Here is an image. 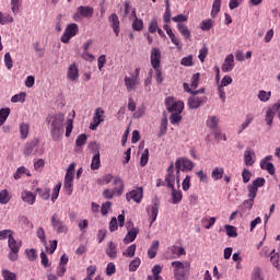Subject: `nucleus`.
Wrapping results in <instances>:
<instances>
[{
    "mask_svg": "<svg viewBox=\"0 0 280 280\" xmlns=\"http://www.w3.org/2000/svg\"><path fill=\"white\" fill-rule=\"evenodd\" d=\"M47 122L50 126V137L52 141H60L65 135V114L58 113L47 116Z\"/></svg>",
    "mask_w": 280,
    "mask_h": 280,
    "instance_id": "nucleus-1",
    "label": "nucleus"
},
{
    "mask_svg": "<svg viewBox=\"0 0 280 280\" xmlns=\"http://www.w3.org/2000/svg\"><path fill=\"white\" fill-rule=\"evenodd\" d=\"M176 280H188L191 270V264L187 261L175 260L171 264Z\"/></svg>",
    "mask_w": 280,
    "mask_h": 280,
    "instance_id": "nucleus-2",
    "label": "nucleus"
},
{
    "mask_svg": "<svg viewBox=\"0 0 280 280\" xmlns=\"http://www.w3.org/2000/svg\"><path fill=\"white\" fill-rule=\"evenodd\" d=\"M124 189V179L116 177L114 179V189L110 190L106 188L105 190H103V198H105V200H113L114 196H117L119 198V196H122Z\"/></svg>",
    "mask_w": 280,
    "mask_h": 280,
    "instance_id": "nucleus-3",
    "label": "nucleus"
},
{
    "mask_svg": "<svg viewBox=\"0 0 280 280\" xmlns=\"http://www.w3.org/2000/svg\"><path fill=\"white\" fill-rule=\"evenodd\" d=\"M176 183L180 185V172H191L194 170V162L187 158H178L175 161Z\"/></svg>",
    "mask_w": 280,
    "mask_h": 280,
    "instance_id": "nucleus-4",
    "label": "nucleus"
},
{
    "mask_svg": "<svg viewBox=\"0 0 280 280\" xmlns=\"http://www.w3.org/2000/svg\"><path fill=\"white\" fill-rule=\"evenodd\" d=\"M139 73H141V68H136L135 72L130 74V77L126 75L124 79L126 90L128 93L132 91H137V86L141 84V79L139 78Z\"/></svg>",
    "mask_w": 280,
    "mask_h": 280,
    "instance_id": "nucleus-5",
    "label": "nucleus"
},
{
    "mask_svg": "<svg viewBox=\"0 0 280 280\" xmlns=\"http://www.w3.org/2000/svg\"><path fill=\"white\" fill-rule=\"evenodd\" d=\"M78 34H80V27L78 26V24H68L63 34L61 35L60 40L61 43H63V45H69L71 38H74V36H78Z\"/></svg>",
    "mask_w": 280,
    "mask_h": 280,
    "instance_id": "nucleus-6",
    "label": "nucleus"
},
{
    "mask_svg": "<svg viewBox=\"0 0 280 280\" xmlns=\"http://www.w3.org/2000/svg\"><path fill=\"white\" fill-rule=\"evenodd\" d=\"M95 10L90 5H80L73 14V21L80 22L82 19H92Z\"/></svg>",
    "mask_w": 280,
    "mask_h": 280,
    "instance_id": "nucleus-7",
    "label": "nucleus"
},
{
    "mask_svg": "<svg viewBox=\"0 0 280 280\" xmlns=\"http://www.w3.org/2000/svg\"><path fill=\"white\" fill-rule=\"evenodd\" d=\"M165 106L168 113H183V109L185 108V103L182 101H176L173 96H167L165 98Z\"/></svg>",
    "mask_w": 280,
    "mask_h": 280,
    "instance_id": "nucleus-8",
    "label": "nucleus"
},
{
    "mask_svg": "<svg viewBox=\"0 0 280 280\" xmlns=\"http://www.w3.org/2000/svg\"><path fill=\"white\" fill-rule=\"evenodd\" d=\"M50 224L54 231H56V233L58 234L60 233L67 234L69 232V228H67V225L65 224V221L60 220V215H58V213H54L51 215Z\"/></svg>",
    "mask_w": 280,
    "mask_h": 280,
    "instance_id": "nucleus-9",
    "label": "nucleus"
},
{
    "mask_svg": "<svg viewBox=\"0 0 280 280\" xmlns=\"http://www.w3.org/2000/svg\"><path fill=\"white\" fill-rule=\"evenodd\" d=\"M90 148H92V150H95V154L93 155L91 162V170L95 172V170H100V167H102V160L100 159V145L97 144V142H92L90 144Z\"/></svg>",
    "mask_w": 280,
    "mask_h": 280,
    "instance_id": "nucleus-10",
    "label": "nucleus"
},
{
    "mask_svg": "<svg viewBox=\"0 0 280 280\" xmlns=\"http://www.w3.org/2000/svg\"><path fill=\"white\" fill-rule=\"evenodd\" d=\"M126 200L127 202H130V200H133V202H137V205H141V201L143 200V187H138L127 192Z\"/></svg>",
    "mask_w": 280,
    "mask_h": 280,
    "instance_id": "nucleus-11",
    "label": "nucleus"
},
{
    "mask_svg": "<svg viewBox=\"0 0 280 280\" xmlns=\"http://www.w3.org/2000/svg\"><path fill=\"white\" fill-rule=\"evenodd\" d=\"M160 207H161V203L158 201V199L153 200L151 206L147 207V212H148L151 224H154V222H156V218H159Z\"/></svg>",
    "mask_w": 280,
    "mask_h": 280,
    "instance_id": "nucleus-12",
    "label": "nucleus"
},
{
    "mask_svg": "<svg viewBox=\"0 0 280 280\" xmlns=\"http://www.w3.org/2000/svg\"><path fill=\"white\" fill-rule=\"evenodd\" d=\"M279 108H280V101L275 103L271 107H269L266 110L265 121H267V126H272V121L275 120V115L277 114Z\"/></svg>",
    "mask_w": 280,
    "mask_h": 280,
    "instance_id": "nucleus-13",
    "label": "nucleus"
},
{
    "mask_svg": "<svg viewBox=\"0 0 280 280\" xmlns=\"http://www.w3.org/2000/svg\"><path fill=\"white\" fill-rule=\"evenodd\" d=\"M266 185V178L264 177H257L247 186L248 194H253L254 196H257V191H259V187H264Z\"/></svg>",
    "mask_w": 280,
    "mask_h": 280,
    "instance_id": "nucleus-14",
    "label": "nucleus"
},
{
    "mask_svg": "<svg viewBox=\"0 0 280 280\" xmlns=\"http://www.w3.org/2000/svg\"><path fill=\"white\" fill-rule=\"evenodd\" d=\"M104 121V109L102 108H96L94 116H93V121L90 124V130H97V126Z\"/></svg>",
    "mask_w": 280,
    "mask_h": 280,
    "instance_id": "nucleus-15",
    "label": "nucleus"
},
{
    "mask_svg": "<svg viewBox=\"0 0 280 280\" xmlns=\"http://www.w3.org/2000/svg\"><path fill=\"white\" fill-rule=\"evenodd\" d=\"M165 183L167 184L168 189H174V185L176 183V175L174 174V162H172L166 170Z\"/></svg>",
    "mask_w": 280,
    "mask_h": 280,
    "instance_id": "nucleus-16",
    "label": "nucleus"
},
{
    "mask_svg": "<svg viewBox=\"0 0 280 280\" xmlns=\"http://www.w3.org/2000/svg\"><path fill=\"white\" fill-rule=\"evenodd\" d=\"M207 102V96H196L192 95L188 98V108L197 109L200 108V106H202V104H205Z\"/></svg>",
    "mask_w": 280,
    "mask_h": 280,
    "instance_id": "nucleus-17",
    "label": "nucleus"
},
{
    "mask_svg": "<svg viewBox=\"0 0 280 280\" xmlns=\"http://www.w3.org/2000/svg\"><path fill=\"white\" fill-rule=\"evenodd\" d=\"M151 66L153 69H160L161 68V50L159 48H152L151 49Z\"/></svg>",
    "mask_w": 280,
    "mask_h": 280,
    "instance_id": "nucleus-18",
    "label": "nucleus"
},
{
    "mask_svg": "<svg viewBox=\"0 0 280 280\" xmlns=\"http://www.w3.org/2000/svg\"><path fill=\"white\" fill-rule=\"evenodd\" d=\"M221 69L223 73H229L235 69V58L233 57V54H230L225 57Z\"/></svg>",
    "mask_w": 280,
    "mask_h": 280,
    "instance_id": "nucleus-19",
    "label": "nucleus"
},
{
    "mask_svg": "<svg viewBox=\"0 0 280 280\" xmlns=\"http://www.w3.org/2000/svg\"><path fill=\"white\" fill-rule=\"evenodd\" d=\"M105 253L107 255V257H109V259H117V244H115V242L110 241L107 243V246L105 248Z\"/></svg>",
    "mask_w": 280,
    "mask_h": 280,
    "instance_id": "nucleus-20",
    "label": "nucleus"
},
{
    "mask_svg": "<svg viewBox=\"0 0 280 280\" xmlns=\"http://www.w3.org/2000/svg\"><path fill=\"white\" fill-rule=\"evenodd\" d=\"M108 22L110 23V27L114 30L115 35L119 36V16H117V13L109 15Z\"/></svg>",
    "mask_w": 280,
    "mask_h": 280,
    "instance_id": "nucleus-21",
    "label": "nucleus"
},
{
    "mask_svg": "<svg viewBox=\"0 0 280 280\" xmlns=\"http://www.w3.org/2000/svg\"><path fill=\"white\" fill-rule=\"evenodd\" d=\"M172 205H180L183 201V191L176 190V187L171 188Z\"/></svg>",
    "mask_w": 280,
    "mask_h": 280,
    "instance_id": "nucleus-22",
    "label": "nucleus"
},
{
    "mask_svg": "<svg viewBox=\"0 0 280 280\" xmlns=\"http://www.w3.org/2000/svg\"><path fill=\"white\" fill-rule=\"evenodd\" d=\"M137 235H139V230L137 228H132L128 230L125 238L122 240L124 244H130L137 240Z\"/></svg>",
    "mask_w": 280,
    "mask_h": 280,
    "instance_id": "nucleus-23",
    "label": "nucleus"
},
{
    "mask_svg": "<svg viewBox=\"0 0 280 280\" xmlns=\"http://www.w3.org/2000/svg\"><path fill=\"white\" fill-rule=\"evenodd\" d=\"M168 253H171L173 259H176L182 255H187V252H185L183 247L176 245L168 247Z\"/></svg>",
    "mask_w": 280,
    "mask_h": 280,
    "instance_id": "nucleus-24",
    "label": "nucleus"
},
{
    "mask_svg": "<svg viewBox=\"0 0 280 280\" xmlns=\"http://www.w3.org/2000/svg\"><path fill=\"white\" fill-rule=\"evenodd\" d=\"M21 198L23 202H26L27 205H34V202H36V195L30 190H24Z\"/></svg>",
    "mask_w": 280,
    "mask_h": 280,
    "instance_id": "nucleus-25",
    "label": "nucleus"
},
{
    "mask_svg": "<svg viewBox=\"0 0 280 280\" xmlns=\"http://www.w3.org/2000/svg\"><path fill=\"white\" fill-rule=\"evenodd\" d=\"M68 79H70L71 82H75V80L79 78V70L78 66L75 63H71L68 68Z\"/></svg>",
    "mask_w": 280,
    "mask_h": 280,
    "instance_id": "nucleus-26",
    "label": "nucleus"
},
{
    "mask_svg": "<svg viewBox=\"0 0 280 280\" xmlns=\"http://www.w3.org/2000/svg\"><path fill=\"white\" fill-rule=\"evenodd\" d=\"M254 156H255V151H253V149H247L244 152L245 165L253 166L255 164V160H253Z\"/></svg>",
    "mask_w": 280,
    "mask_h": 280,
    "instance_id": "nucleus-27",
    "label": "nucleus"
},
{
    "mask_svg": "<svg viewBox=\"0 0 280 280\" xmlns=\"http://www.w3.org/2000/svg\"><path fill=\"white\" fill-rule=\"evenodd\" d=\"M218 124H220V118H218L217 116H209L206 121V126L210 130H218Z\"/></svg>",
    "mask_w": 280,
    "mask_h": 280,
    "instance_id": "nucleus-28",
    "label": "nucleus"
},
{
    "mask_svg": "<svg viewBox=\"0 0 280 280\" xmlns=\"http://www.w3.org/2000/svg\"><path fill=\"white\" fill-rule=\"evenodd\" d=\"M177 30L179 32V34H182V36H184V38H186L187 40H189V38H191V31H189V27L183 23H178L177 24Z\"/></svg>",
    "mask_w": 280,
    "mask_h": 280,
    "instance_id": "nucleus-29",
    "label": "nucleus"
},
{
    "mask_svg": "<svg viewBox=\"0 0 280 280\" xmlns=\"http://www.w3.org/2000/svg\"><path fill=\"white\" fill-rule=\"evenodd\" d=\"M115 178H121L119 175L113 176V174H105L100 179V185H109V183H115Z\"/></svg>",
    "mask_w": 280,
    "mask_h": 280,
    "instance_id": "nucleus-30",
    "label": "nucleus"
},
{
    "mask_svg": "<svg viewBox=\"0 0 280 280\" xmlns=\"http://www.w3.org/2000/svg\"><path fill=\"white\" fill-rule=\"evenodd\" d=\"M161 272H163V267H161L160 265H155L152 268L153 276H148V280H163V278L159 276L161 275Z\"/></svg>",
    "mask_w": 280,
    "mask_h": 280,
    "instance_id": "nucleus-31",
    "label": "nucleus"
},
{
    "mask_svg": "<svg viewBox=\"0 0 280 280\" xmlns=\"http://www.w3.org/2000/svg\"><path fill=\"white\" fill-rule=\"evenodd\" d=\"M159 241H153L150 248L148 249V257L149 259H154L156 257V254L159 253Z\"/></svg>",
    "mask_w": 280,
    "mask_h": 280,
    "instance_id": "nucleus-32",
    "label": "nucleus"
},
{
    "mask_svg": "<svg viewBox=\"0 0 280 280\" xmlns=\"http://www.w3.org/2000/svg\"><path fill=\"white\" fill-rule=\"evenodd\" d=\"M23 174H25L26 176H32V173H30V170H27V167H25V166H20L18 170H16V172L13 174V178L15 179V180H19L22 176H23Z\"/></svg>",
    "mask_w": 280,
    "mask_h": 280,
    "instance_id": "nucleus-33",
    "label": "nucleus"
},
{
    "mask_svg": "<svg viewBox=\"0 0 280 280\" xmlns=\"http://www.w3.org/2000/svg\"><path fill=\"white\" fill-rule=\"evenodd\" d=\"M36 145H38V140H32L31 142H27L24 147L25 156H30L32 152H34Z\"/></svg>",
    "mask_w": 280,
    "mask_h": 280,
    "instance_id": "nucleus-34",
    "label": "nucleus"
},
{
    "mask_svg": "<svg viewBox=\"0 0 280 280\" xmlns=\"http://www.w3.org/2000/svg\"><path fill=\"white\" fill-rule=\"evenodd\" d=\"M254 119H255V116H253V114H247L245 121L241 126L238 135H242V132H244V130H246V128H248L250 126V124H253Z\"/></svg>",
    "mask_w": 280,
    "mask_h": 280,
    "instance_id": "nucleus-35",
    "label": "nucleus"
},
{
    "mask_svg": "<svg viewBox=\"0 0 280 280\" xmlns=\"http://www.w3.org/2000/svg\"><path fill=\"white\" fill-rule=\"evenodd\" d=\"M224 176V168L223 167H215L211 173V177L213 180H222Z\"/></svg>",
    "mask_w": 280,
    "mask_h": 280,
    "instance_id": "nucleus-36",
    "label": "nucleus"
},
{
    "mask_svg": "<svg viewBox=\"0 0 280 280\" xmlns=\"http://www.w3.org/2000/svg\"><path fill=\"white\" fill-rule=\"evenodd\" d=\"M260 167L268 172L271 176H275V164L266 161H260Z\"/></svg>",
    "mask_w": 280,
    "mask_h": 280,
    "instance_id": "nucleus-37",
    "label": "nucleus"
},
{
    "mask_svg": "<svg viewBox=\"0 0 280 280\" xmlns=\"http://www.w3.org/2000/svg\"><path fill=\"white\" fill-rule=\"evenodd\" d=\"M28 135H30V125L27 122L20 124L21 139L23 140L27 139Z\"/></svg>",
    "mask_w": 280,
    "mask_h": 280,
    "instance_id": "nucleus-38",
    "label": "nucleus"
},
{
    "mask_svg": "<svg viewBox=\"0 0 280 280\" xmlns=\"http://www.w3.org/2000/svg\"><path fill=\"white\" fill-rule=\"evenodd\" d=\"M12 200V196L8 189H3L0 191V205H8Z\"/></svg>",
    "mask_w": 280,
    "mask_h": 280,
    "instance_id": "nucleus-39",
    "label": "nucleus"
},
{
    "mask_svg": "<svg viewBox=\"0 0 280 280\" xmlns=\"http://www.w3.org/2000/svg\"><path fill=\"white\" fill-rule=\"evenodd\" d=\"M8 23H14V18L10 13L0 12V25H8Z\"/></svg>",
    "mask_w": 280,
    "mask_h": 280,
    "instance_id": "nucleus-40",
    "label": "nucleus"
},
{
    "mask_svg": "<svg viewBox=\"0 0 280 280\" xmlns=\"http://www.w3.org/2000/svg\"><path fill=\"white\" fill-rule=\"evenodd\" d=\"M35 191L37 194H39V198H42V200H49L51 189H49V188H36Z\"/></svg>",
    "mask_w": 280,
    "mask_h": 280,
    "instance_id": "nucleus-41",
    "label": "nucleus"
},
{
    "mask_svg": "<svg viewBox=\"0 0 280 280\" xmlns=\"http://www.w3.org/2000/svg\"><path fill=\"white\" fill-rule=\"evenodd\" d=\"M220 8H222V0H214L211 10L212 19H215V16H218V14L220 13Z\"/></svg>",
    "mask_w": 280,
    "mask_h": 280,
    "instance_id": "nucleus-42",
    "label": "nucleus"
},
{
    "mask_svg": "<svg viewBox=\"0 0 280 280\" xmlns=\"http://www.w3.org/2000/svg\"><path fill=\"white\" fill-rule=\"evenodd\" d=\"M247 196L249 199L243 201V207H245V209H253V206L255 205V198H257V195L248 192Z\"/></svg>",
    "mask_w": 280,
    "mask_h": 280,
    "instance_id": "nucleus-43",
    "label": "nucleus"
},
{
    "mask_svg": "<svg viewBox=\"0 0 280 280\" xmlns=\"http://www.w3.org/2000/svg\"><path fill=\"white\" fill-rule=\"evenodd\" d=\"M10 250L20 252L21 250V243H18L14 236L10 235V240L8 241Z\"/></svg>",
    "mask_w": 280,
    "mask_h": 280,
    "instance_id": "nucleus-44",
    "label": "nucleus"
},
{
    "mask_svg": "<svg viewBox=\"0 0 280 280\" xmlns=\"http://www.w3.org/2000/svg\"><path fill=\"white\" fill-rule=\"evenodd\" d=\"M159 30V20L156 18H152L148 31L150 34H156V31Z\"/></svg>",
    "mask_w": 280,
    "mask_h": 280,
    "instance_id": "nucleus-45",
    "label": "nucleus"
},
{
    "mask_svg": "<svg viewBox=\"0 0 280 280\" xmlns=\"http://www.w3.org/2000/svg\"><path fill=\"white\" fill-rule=\"evenodd\" d=\"M25 97H27V93L25 92H21L19 94H15L11 97V102L13 104H16V102H21V104H23V102H25Z\"/></svg>",
    "mask_w": 280,
    "mask_h": 280,
    "instance_id": "nucleus-46",
    "label": "nucleus"
},
{
    "mask_svg": "<svg viewBox=\"0 0 280 280\" xmlns=\"http://www.w3.org/2000/svg\"><path fill=\"white\" fill-rule=\"evenodd\" d=\"M148 161H150V150L145 149L141 154V159H140L141 167H145L148 165Z\"/></svg>",
    "mask_w": 280,
    "mask_h": 280,
    "instance_id": "nucleus-47",
    "label": "nucleus"
},
{
    "mask_svg": "<svg viewBox=\"0 0 280 280\" xmlns=\"http://www.w3.org/2000/svg\"><path fill=\"white\" fill-rule=\"evenodd\" d=\"M215 217H211V218H203L201 220V223L203 224L205 229L209 230L211 229V226H213V224H215Z\"/></svg>",
    "mask_w": 280,
    "mask_h": 280,
    "instance_id": "nucleus-48",
    "label": "nucleus"
},
{
    "mask_svg": "<svg viewBox=\"0 0 280 280\" xmlns=\"http://www.w3.org/2000/svg\"><path fill=\"white\" fill-rule=\"evenodd\" d=\"M270 261H271L272 266H275V268H277V270L280 269V267H279V253H276L275 249L270 253Z\"/></svg>",
    "mask_w": 280,
    "mask_h": 280,
    "instance_id": "nucleus-49",
    "label": "nucleus"
},
{
    "mask_svg": "<svg viewBox=\"0 0 280 280\" xmlns=\"http://www.w3.org/2000/svg\"><path fill=\"white\" fill-rule=\"evenodd\" d=\"M8 117H10V108L0 109V126H3V124H5Z\"/></svg>",
    "mask_w": 280,
    "mask_h": 280,
    "instance_id": "nucleus-50",
    "label": "nucleus"
},
{
    "mask_svg": "<svg viewBox=\"0 0 280 280\" xmlns=\"http://www.w3.org/2000/svg\"><path fill=\"white\" fill-rule=\"evenodd\" d=\"M141 266V259L139 257L135 258L130 264H129V271L130 272H137L138 268Z\"/></svg>",
    "mask_w": 280,
    "mask_h": 280,
    "instance_id": "nucleus-51",
    "label": "nucleus"
},
{
    "mask_svg": "<svg viewBox=\"0 0 280 280\" xmlns=\"http://www.w3.org/2000/svg\"><path fill=\"white\" fill-rule=\"evenodd\" d=\"M182 189L183 191H189V189H191V176L186 175V177L182 182Z\"/></svg>",
    "mask_w": 280,
    "mask_h": 280,
    "instance_id": "nucleus-52",
    "label": "nucleus"
},
{
    "mask_svg": "<svg viewBox=\"0 0 280 280\" xmlns=\"http://www.w3.org/2000/svg\"><path fill=\"white\" fill-rule=\"evenodd\" d=\"M224 229L226 231L228 237H237V228L233 225H225Z\"/></svg>",
    "mask_w": 280,
    "mask_h": 280,
    "instance_id": "nucleus-53",
    "label": "nucleus"
},
{
    "mask_svg": "<svg viewBox=\"0 0 280 280\" xmlns=\"http://www.w3.org/2000/svg\"><path fill=\"white\" fill-rule=\"evenodd\" d=\"M132 30L135 32H141L143 30V20L136 18V20L132 22Z\"/></svg>",
    "mask_w": 280,
    "mask_h": 280,
    "instance_id": "nucleus-54",
    "label": "nucleus"
},
{
    "mask_svg": "<svg viewBox=\"0 0 280 280\" xmlns=\"http://www.w3.org/2000/svg\"><path fill=\"white\" fill-rule=\"evenodd\" d=\"M135 253H137V245H130L124 253V257H135Z\"/></svg>",
    "mask_w": 280,
    "mask_h": 280,
    "instance_id": "nucleus-55",
    "label": "nucleus"
},
{
    "mask_svg": "<svg viewBox=\"0 0 280 280\" xmlns=\"http://www.w3.org/2000/svg\"><path fill=\"white\" fill-rule=\"evenodd\" d=\"M73 132V118H68L66 121V137H71Z\"/></svg>",
    "mask_w": 280,
    "mask_h": 280,
    "instance_id": "nucleus-56",
    "label": "nucleus"
},
{
    "mask_svg": "<svg viewBox=\"0 0 280 280\" xmlns=\"http://www.w3.org/2000/svg\"><path fill=\"white\" fill-rule=\"evenodd\" d=\"M183 67H194V56L189 55L180 60Z\"/></svg>",
    "mask_w": 280,
    "mask_h": 280,
    "instance_id": "nucleus-57",
    "label": "nucleus"
},
{
    "mask_svg": "<svg viewBox=\"0 0 280 280\" xmlns=\"http://www.w3.org/2000/svg\"><path fill=\"white\" fill-rule=\"evenodd\" d=\"M4 65L9 70L14 67V61L12 60V55H10V52L4 54Z\"/></svg>",
    "mask_w": 280,
    "mask_h": 280,
    "instance_id": "nucleus-58",
    "label": "nucleus"
},
{
    "mask_svg": "<svg viewBox=\"0 0 280 280\" xmlns=\"http://www.w3.org/2000/svg\"><path fill=\"white\" fill-rule=\"evenodd\" d=\"M11 10L13 14H19L21 11V0H11Z\"/></svg>",
    "mask_w": 280,
    "mask_h": 280,
    "instance_id": "nucleus-59",
    "label": "nucleus"
},
{
    "mask_svg": "<svg viewBox=\"0 0 280 280\" xmlns=\"http://www.w3.org/2000/svg\"><path fill=\"white\" fill-rule=\"evenodd\" d=\"M270 97H272V92H266L261 90L258 94V98L260 100V102H268Z\"/></svg>",
    "mask_w": 280,
    "mask_h": 280,
    "instance_id": "nucleus-60",
    "label": "nucleus"
},
{
    "mask_svg": "<svg viewBox=\"0 0 280 280\" xmlns=\"http://www.w3.org/2000/svg\"><path fill=\"white\" fill-rule=\"evenodd\" d=\"M62 187V184L59 183L57 184L54 189H52V196H51V201L55 202V200H58V196H60V189Z\"/></svg>",
    "mask_w": 280,
    "mask_h": 280,
    "instance_id": "nucleus-61",
    "label": "nucleus"
},
{
    "mask_svg": "<svg viewBox=\"0 0 280 280\" xmlns=\"http://www.w3.org/2000/svg\"><path fill=\"white\" fill-rule=\"evenodd\" d=\"M183 120V116H180V113H174L171 114L170 121L175 126V124H180Z\"/></svg>",
    "mask_w": 280,
    "mask_h": 280,
    "instance_id": "nucleus-62",
    "label": "nucleus"
},
{
    "mask_svg": "<svg viewBox=\"0 0 280 280\" xmlns=\"http://www.w3.org/2000/svg\"><path fill=\"white\" fill-rule=\"evenodd\" d=\"M253 280H264V276H261V269L259 267H255L252 273Z\"/></svg>",
    "mask_w": 280,
    "mask_h": 280,
    "instance_id": "nucleus-63",
    "label": "nucleus"
},
{
    "mask_svg": "<svg viewBox=\"0 0 280 280\" xmlns=\"http://www.w3.org/2000/svg\"><path fill=\"white\" fill-rule=\"evenodd\" d=\"M2 277L4 280H16V273L10 270H2Z\"/></svg>",
    "mask_w": 280,
    "mask_h": 280,
    "instance_id": "nucleus-64",
    "label": "nucleus"
}]
</instances>
